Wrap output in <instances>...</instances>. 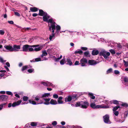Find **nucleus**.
I'll list each match as a JSON object with an SVG mask.
<instances>
[{"instance_id":"f257e3e1","label":"nucleus","mask_w":128,"mask_h":128,"mask_svg":"<svg viewBox=\"0 0 128 128\" xmlns=\"http://www.w3.org/2000/svg\"><path fill=\"white\" fill-rule=\"evenodd\" d=\"M39 46V45H29L25 44L23 46L22 51L23 52H32L34 51V49L31 48H36Z\"/></svg>"},{"instance_id":"f03ea898","label":"nucleus","mask_w":128,"mask_h":128,"mask_svg":"<svg viewBox=\"0 0 128 128\" xmlns=\"http://www.w3.org/2000/svg\"><path fill=\"white\" fill-rule=\"evenodd\" d=\"M89 105V103L86 101L77 102L75 104L76 107L80 106L83 108H86Z\"/></svg>"},{"instance_id":"7ed1b4c3","label":"nucleus","mask_w":128,"mask_h":128,"mask_svg":"<svg viewBox=\"0 0 128 128\" xmlns=\"http://www.w3.org/2000/svg\"><path fill=\"white\" fill-rule=\"evenodd\" d=\"M50 16L47 14H46L43 17V20L44 21L46 22H48V23H50L51 24H52L53 22H54L53 21V19L52 18L48 19L50 18Z\"/></svg>"},{"instance_id":"20e7f679","label":"nucleus","mask_w":128,"mask_h":128,"mask_svg":"<svg viewBox=\"0 0 128 128\" xmlns=\"http://www.w3.org/2000/svg\"><path fill=\"white\" fill-rule=\"evenodd\" d=\"M100 55L104 56L105 59H107L109 58L108 56L110 55V53L109 52H107L104 50H102L100 52Z\"/></svg>"},{"instance_id":"39448f33","label":"nucleus","mask_w":128,"mask_h":128,"mask_svg":"<svg viewBox=\"0 0 128 128\" xmlns=\"http://www.w3.org/2000/svg\"><path fill=\"white\" fill-rule=\"evenodd\" d=\"M50 98H43V100L45 102H44V103L43 102L42 100L39 101V102H40L37 103V104H45L48 105L50 104L49 101L50 100Z\"/></svg>"},{"instance_id":"423d86ee","label":"nucleus","mask_w":128,"mask_h":128,"mask_svg":"<svg viewBox=\"0 0 128 128\" xmlns=\"http://www.w3.org/2000/svg\"><path fill=\"white\" fill-rule=\"evenodd\" d=\"M21 102L22 101L21 100H18L16 102H13L12 104L11 103H10L8 104V107L9 108L10 107L12 106L13 107H15L20 105Z\"/></svg>"},{"instance_id":"0eeeda50","label":"nucleus","mask_w":128,"mask_h":128,"mask_svg":"<svg viewBox=\"0 0 128 128\" xmlns=\"http://www.w3.org/2000/svg\"><path fill=\"white\" fill-rule=\"evenodd\" d=\"M80 64L82 66H84L87 63L88 60L86 58H83L80 60Z\"/></svg>"},{"instance_id":"6e6552de","label":"nucleus","mask_w":128,"mask_h":128,"mask_svg":"<svg viewBox=\"0 0 128 128\" xmlns=\"http://www.w3.org/2000/svg\"><path fill=\"white\" fill-rule=\"evenodd\" d=\"M104 122L106 124H110L111 123L109 120V116L108 115L106 114L103 117Z\"/></svg>"},{"instance_id":"1a4fd4ad","label":"nucleus","mask_w":128,"mask_h":128,"mask_svg":"<svg viewBox=\"0 0 128 128\" xmlns=\"http://www.w3.org/2000/svg\"><path fill=\"white\" fill-rule=\"evenodd\" d=\"M56 23L54 22H53L52 24H51V26H49V30L51 31V28H52V32L54 33V30L55 29Z\"/></svg>"},{"instance_id":"9d476101","label":"nucleus","mask_w":128,"mask_h":128,"mask_svg":"<svg viewBox=\"0 0 128 128\" xmlns=\"http://www.w3.org/2000/svg\"><path fill=\"white\" fill-rule=\"evenodd\" d=\"M90 107L92 108L95 109L100 108V105H96L94 102L91 103L90 104Z\"/></svg>"},{"instance_id":"9b49d317","label":"nucleus","mask_w":128,"mask_h":128,"mask_svg":"<svg viewBox=\"0 0 128 128\" xmlns=\"http://www.w3.org/2000/svg\"><path fill=\"white\" fill-rule=\"evenodd\" d=\"M20 48V45H14L12 47V51L17 52L19 50Z\"/></svg>"},{"instance_id":"f8f14e48","label":"nucleus","mask_w":128,"mask_h":128,"mask_svg":"<svg viewBox=\"0 0 128 128\" xmlns=\"http://www.w3.org/2000/svg\"><path fill=\"white\" fill-rule=\"evenodd\" d=\"M47 14L46 12L42 10H39L38 15L40 16H42L43 17Z\"/></svg>"},{"instance_id":"ddd939ff","label":"nucleus","mask_w":128,"mask_h":128,"mask_svg":"<svg viewBox=\"0 0 128 128\" xmlns=\"http://www.w3.org/2000/svg\"><path fill=\"white\" fill-rule=\"evenodd\" d=\"M32 68V66H30V65H26L22 67L21 70L22 72H24V70H26L28 68Z\"/></svg>"},{"instance_id":"4468645a","label":"nucleus","mask_w":128,"mask_h":128,"mask_svg":"<svg viewBox=\"0 0 128 128\" xmlns=\"http://www.w3.org/2000/svg\"><path fill=\"white\" fill-rule=\"evenodd\" d=\"M97 62L93 60H89L88 63L90 65H94L97 64Z\"/></svg>"},{"instance_id":"2eb2a0df","label":"nucleus","mask_w":128,"mask_h":128,"mask_svg":"<svg viewBox=\"0 0 128 128\" xmlns=\"http://www.w3.org/2000/svg\"><path fill=\"white\" fill-rule=\"evenodd\" d=\"M4 47L6 50H8L12 52V47L10 45H5L4 46Z\"/></svg>"},{"instance_id":"dca6fc26","label":"nucleus","mask_w":128,"mask_h":128,"mask_svg":"<svg viewBox=\"0 0 128 128\" xmlns=\"http://www.w3.org/2000/svg\"><path fill=\"white\" fill-rule=\"evenodd\" d=\"M72 97L70 96H68L66 97L65 99V101L66 102H70L72 99Z\"/></svg>"},{"instance_id":"f3484780","label":"nucleus","mask_w":128,"mask_h":128,"mask_svg":"<svg viewBox=\"0 0 128 128\" xmlns=\"http://www.w3.org/2000/svg\"><path fill=\"white\" fill-rule=\"evenodd\" d=\"M8 98V96H6L4 95H0V100H6Z\"/></svg>"},{"instance_id":"a211bd4d","label":"nucleus","mask_w":128,"mask_h":128,"mask_svg":"<svg viewBox=\"0 0 128 128\" xmlns=\"http://www.w3.org/2000/svg\"><path fill=\"white\" fill-rule=\"evenodd\" d=\"M50 104H51L56 105L57 104V102L56 100L52 99L50 101Z\"/></svg>"},{"instance_id":"6ab92c4d","label":"nucleus","mask_w":128,"mask_h":128,"mask_svg":"<svg viewBox=\"0 0 128 128\" xmlns=\"http://www.w3.org/2000/svg\"><path fill=\"white\" fill-rule=\"evenodd\" d=\"M92 53L93 55H96L98 54L99 52L98 50H93L92 51Z\"/></svg>"},{"instance_id":"aec40b11","label":"nucleus","mask_w":128,"mask_h":128,"mask_svg":"<svg viewBox=\"0 0 128 128\" xmlns=\"http://www.w3.org/2000/svg\"><path fill=\"white\" fill-rule=\"evenodd\" d=\"M88 95L90 98L92 99H94L95 98V96H94L93 94L92 93H89Z\"/></svg>"},{"instance_id":"412c9836","label":"nucleus","mask_w":128,"mask_h":128,"mask_svg":"<svg viewBox=\"0 0 128 128\" xmlns=\"http://www.w3.org/2000/svg\"><path fill=\"white\" fill-rule=\"evenodd\" d=\"M50 95V94L48 93H46L43 94L41 97L42 98H46L48 97Z\"/></svg>"},{"instance_id":"4be33fe9","label":"nucleus","mask_w":128,"mask_h":128,"mask_svg":"<svg viewBox=\"0 0 128 128\" xmlns=\"http://www.w3.org/2000/svg\"><path fill=\"white\" fill-rule=\"evenodd\" d=\"M30 10L32 12H36L38 11V9L36 7H31L30 8Z\"/></svg>"},{"instance_id":"5701e85b","label":"nucleus","mask_w":128,"mask_h":128,"mask_svg":"<svg viewBox=\"0 0 128 128\" xmlns=\"http://www.w3.org/2000/svg\"><path fill=\"white\" fill-rule=\"evenodd\" d=\"M41 60V58H35V59H34L32 60H30V62H36L40 61Z\"/></svg>"},{"instance_id":"b1692460","label":"nucleus","mask_w":128,"mask_h":128,"mask_svg":"<svg viewBox=\"0 0 128 128\" xmlns=\"http://www.w3.org/2000/svg\"><path fill=\"white\" fill-rule=\"evenodd\" d=\"M43 48L42 46H40L38 48H36L34 49V51H38L40 50Z\"/></svg>"},{"instance_id":"393cba45","label":"nucleus","mask_w":128,"mask_h":128,"mask_svg":"<svg viewBox=\"0 0 128 128\" xmlns=\"http://www.w3.org/2000/svg\"><path fill=\"white\" fill-rule=\"evenodd\" d=\"M66 64H69L70 66H71L72 65V63L70 59H67L66 61Z\"/></svg>"},{"instance_id":"a878e982","label":"nucleus","mask_w":128,"mask_h":128,"mask_svg":"<svg viewBox=\"0 0 128 128\" xmlns=\"http://www.w3.org/2000/svg\"><path fill=\"white\" fill-rule=\"evenodd\" d=\"M6 71L5 70H0V77H2L4 76L5 74L4 73L6 72Z\"/></svg>"},{"instance_id":"bb28decb","label":"nucleus","mask_w":128,"mask_h":128,"mask_svg":"<svg viewBox=\"0 0 128 128\" xmlns=\"http://www.w3.org/2000/svg\"><path fill=\"white\" fill-rule=\"evenodd\" d=\"M41 98L40 95H38L34 97V100L38 101L40 100Z\"/></svg>"},{"instance_id":"cd10ccee","label":"nucleus","mask_w":128,"mask_h":128,"mask_svg":"<svg viewBox=\"0 0 128 128\" xmlns=\"http://www.w3.org/2000/svg\"><path fill=\"white\" fill-rule=\"evenodd\" d=\"M29 102L30 103L32 104H33L36 105V104H36V102L34 100H29Z\"/></svg>"},{"instance_id":"c85d7f7f","label":"nucleus","mask_w":128,"mask_h":128,"mask_svg":"<svg viewBox=\"0 0 128 128\" xmlns=\"http://www.w3.org/2000/svg\"><path fill=\"white\" fill-rule=\"evenodd\" d=\"M53 58H54V60L55 62H58L60 60V59L59 58H57L56 57H55V56H54L53 57Z\"/></svg>"},{"instance_id":"c756f323","label":"nucleus","mask_w":128,"mask_h":128,"mask_svg":"<svg viewBox=\"0 0 128 128\" xmlns=\"http://www.w3.org/2000/svg\"><path fill=\"white\" fill-rule=\"evenodd\" d=\"M34 68H32L31 69H29L28 70V72L30 73H32V72H34Z\"/></svg>"},{"instance_id":"7c9ffc66","label":"nucleus","mask_w":128,"mask_h":128,"mask_svg":"<svg viewBox=\"0 0 128 128\" xmlns=\"http://www.w3.org/2000/svg\"><path fill=\"white\" fill-rule=\"evenodd\" d=\"M56 31L58 32V31L60 30V27L59 25H57L56 27Z\"/></svg>"},{"instance_id":"2f4dec72","label":"nucleus","mask_w":128,"mask_h":128,"mask_svg":"<svg viewBox=\"0 0 128 128\" xmlns=\"http://www.w3.org/2000/svg\"><path fill=\"white\" fill-rule=\"evenodd\" d=\"M82 51L81 50H79L78 51L76 50L75 51L74 53L75 54H82Z\"/></svg>"},{"instance_id":"473e14b6","label":"nucleus","mask_w":128,"mask_h":128,"mask_svg":"<svg viewBox=\"0 0 128 128\" xmlns=\"http://www.w3.org/2000/svg\"><path fill=\"white\" fill-rule=\"evenodd\" d=\"M112 68L109 69L106 71V74H108L112 72Z\"/></svg>"},{"instance_id":"72a5a7b5","label":"nucleus","mask_w":128,"mask_h":128,"mask_svg":"<svg viewBox=\"0 0 128 128\" xmlns=\"http://www.w3.org/2000/svg\"><path fill=\"white\" fill-rule=\"evenodd\" d=\"M47 86H54V85L52 84L47 82Z\"/></svg>"},{"instance_id":"f704fd0d","label":"nucleus","mask_w":128,"mask_h":128,"mask_svg":"<svg viewBox=\"0 0 128 128\" xmlns=\"http://www.w3.org/2000/svg\"><path fill=\"white\" fill-rule=\"evenodd\" d=\"M65 60L64 59H63L60 61V63L61 64L63 65L65 63Z\"/></svg>"},{"instance_id":"c9c22d12","label":"nucleus","mask_w":128,"mask_h":128,"mask_svg":"<svg viewBox=\"0 0 128 128\" xmlns=\"http://www.w3.org/2000/svg\"><path fill=\"white\" fill-rule=\"evenodd\" d=\"M120 108V106H118L114 107L113 109V110L114 112L116 111L118 108Z\"/></svg>"},{"instance_id":"e433bc0d","label":"nucleus","mask_w":128,"mask_h":128,"mask_svg":"<svg viewBox=\"0 0 128 128\" xmlns=\"http://www.w3.org/2000/svg\"><path fill=\"white\" fill-rule=\"evenodd\" d=\"M123 62L124 63V65L127 67L128 66V62H126L124 60H123Z\"/></svg>"},{"instance_id":"4c0bfd02","label":"nucleus","mask_w":128,"mask_h":128,"mask_svg":"<svg viewBox=\"0 0 128 128\" xmlns=\"http://www.w3.org/2000/svg\"><path fill=\"white\" fill-rule=\"evenodd\" d=\"M6 62V60H4L2 58H0V62H1L3 64H4V63Z\"/></svg>"},{"instance_id":"58836bf2","label":"nucleus","mask_w":128,"mask_h":128,"mask_svg":"<svg viewBox=\"0 0 128 128\" xmlns=\"http://www.w3.org/2000/svg\"><path fill=\"white\" fill-rule=\"evenodd\" d=\"M109 51L112 54H114L116 53L115 51L112 49L110 50H109Z\"/></svg>"},{"instance_id":"ea45409f","label":"nucleus","mask_w":128,"mask_h":128,"mask_svg":"<svg viewBox=\"0 0 128 128\" xmlns=\"http://www.w3.org/2000/svg\"><path fill=\"white\" fill-rule=\"evenodd\" d=\"M101 107L100 108H109V107L108 106H103V105H100Z\"/></svg>"},{"instance_id":"a19ab883","label":"nucleus","mask_w":128,"mask_h":128,"mask_svg":"<svg viewBox=\"0 0 128 128\" xmlns=\"http://www.w3.org/2000/svg\"><path fill=\"white\" fill-rule=\"evenodd\" d=\"M23 99L24 101H26L28 100V98L26 96H24L23 98Z\"/></svg>"},{"instance_id":"79ce46f5","label":"nucleus","mask_w":128,"mask_h":128,"mask_svg":"<svg viewBox=\"0 0 128 128\" xmlns=\"http://www.w3.org/2000/svg\"><path fill=\"white\" fill-rule=\"evenodd\" d=\"M55 34L54 33H52V34L51 35H50L49 37V39L51 40L52 38L54 36Z\"/></svg>"},{"instance_id":"37998d69","label":"nucleus","mask_w":128,"mask_h":128,"mask_svg":"<svg viewBox=\"0 0 128 128\" xmlns=\"http://www.w3.org/2000/svg\"><path fill=\"white\" fill-rule=\"evenodd\" d=\"M121 105L122 106L126 107H127L128 106V105L126 103H122Z\"/></svg>"},{"instance_id":"c03bdc74","label":"nucleus","mask_w":128,"mask_h":128,"mask_svg":"<svg viewBox=\"0 0 128 128\" xmlns=\"http://www.w3.org/2000/svg\"><path fill=\"white\" fill-rule=\"evenodd\" d=\"M42 54L44 56L47 55L48 54L46 50L42 51Z\"/></svg>"},{"instance_id":"a18cd8bd","label":"nucleus","mask_w":128,"mask_h":128,"mask_svg":"<svg viewBox=\"0 0 128 128\" xmlns=\"http://www.w3.org/2000/svg\"><path fill=\"white\" fill-rule=\"evenodd\" d=\"M6 94L8 95H11L12 96L13 95L12 93L10 91H6Z\"/></svg>"},{"instance_id":"49530a36","label":"nucleus","mask_w":128,"mask_h":128,"mask_svg":"<svg viewBox=\"0 0 128 128\" xmlns=\"http://www.w3.org/2000/svg\"><path fill=\"white\" fill-rule=\"evenodd\" d=\"M89 54L88 51L86 52H84V55L86 56H88V55Z\"/></svg>"},{"instance_id":"de8ad7c7","label":"nucleus","mask_w":128,"mask_h":128,"mask_svg":"<svg viewBox=\"0 0 128 128\" xmlns=\"http://www.w3.org/2000/svg\"><path fill=\"white\" fill-rule=\"evenodd\" d=\"M30 125L32 126H36L37 124L36 123L34 122H32L31 123Z\"/></svg>"},{"instance_id":"09e8293b","label":"nucleus","mask_w":128,"mask_h":128,"mask_svg":"<svg viewBox=\"0 0 128 128\" xmlns=\"http://www.w3.org/2000/svg\"><path fill=\"white\" fill-rule=\"evenodd\" d=\"M14 14L16 16H20V14L18 12H14Z\"/></svg>"},{"instance_id":"8fccbe9b","label":"nucleus","mask_w":128,"mask_h":128,"mask_svg":"<svg viewBox=\"0 0 128 128\" xmlns=\"http://www.w3.org/2000/svg\"><path fill=\"white\" fill-rule=\"evenodd\" d=\"M113 102L114 104H117L118 103V101L116 100H113Z\"/></svg>"},{"instance_id":"3c124183","label":"nucleus","mask_w":128,"mask_h":128,"mask_svg":"<svg viewBox=\"0 0 128 128\" xmlns=\"http://www.w3.org/2000/svg\"><path fill=\"white\" fill-rule=\"evenodd\" d=\"M5 32L4 30H0V34L3 35L4 34Z\"/></svg>"},{"instance_id":"603ef678","label":"nucleus","mask_w":128,"mask_h":128,"mask_svg":"<svg viewBox=\"0 0 128 128\" xmlns=\"http://www.w3.org/2000/svg\"><path fill=\"white\" fill-rule=\"evenodd\" d=\"M58 104H62L63 103V102L62 100H58Z\"/></svg>"},{"instance_id":"864d4df0","label":"nucleus","mask_w":128,"mask_h":128,"mask_svg":"<svg viewBox=\"0 0 128 128\" xmlns=\"http://www.w3.org/2000/svg\"><path fill=\"white\" fill-rule=\"evenodd\" d=\"M53 97L56 98H58V96L57 94H54L53 95Z\"/></svg>"},{"instance_id":"5fc2aeb1","label":"nucleus","mask_w":128,"mask_h":128,"mask_svg":"<svg viewBox=\"0 0 128 128\" xmlns=\"http://www.w3.org/2000/svg\"><path fill=\"white\" fill-rule=\"evenodd\" d=\"M114 115L116 116H117L119 114V112L117 111H114Z\"/></svg>"},{"instance_id":"6e6d98bb","label":"nucleus","mask_w":128,"mask_h":128,"mask_svg":"<svg viewBox=\"0 0 128 128\" xmlns=\"http://www.w3.org/2000/svg\"><path fill=\"white\" fill-rule=\"evenodd\" d=\"M114 72L115 74H118L120 73L119 72L118 70H115L114 71Z\"/></svg>"},{"instance_id":"4d7b16f0","label":"nucleus","mask_w":128,"mask_h":128,"mask_svg":"<svg viewBox=\"0 0 128 128\" xmlns=\"http://www.w3.org/2000/svg\"><path fill=\"white\" fill-rule=\"evenodd\" d=\"M124 80L125 82H128V78L126 77H125L124 78Z\"/></svg>"},{"instance_id":"13d9d810","label":"nucleus","mask_w":128,"mask_h":128,"mask_svg":"<svg viewBox=\"0 0 128 128\" xmlns=\"http://www.w3.org/2000/svg\"><path fill=\"white\" fill-rule=\"evenodd\" d=\"M74 64L75 65H77L80 64V63H79V62L78 61H76L75 62Z\"/></svg>"},{"instance_id":"bf43d9fd","label":"nucleus","mask_w":128,"mask_h":128,"mask_svg":"<svg viewBox=\"0 0 128 128\" xmlns=\"http://www.w3.org/2000/svg\"><path fill=\"white\" fill-rule=\"evenodd\" d=\"M1 42L2 44H4L6 43V40L4 39H2L1 40Z\"/></svg>"},{"instance_id":"052dcab7","label":"nucleus","mask_w":128,"mask_h":128,"mask_svg":"<svg viewBox=\"0 0 128 128\" xmlns=\"http://www.w3.org/2000/svg\"><path fill=\"white\" fill-rule=\"evenodd\" d=\"M41 84H43L45 86H47V82H41Z\"/></svg>"},{"instance_id":"680f3d73","label":"nucleus","mask_w":128,"mask_h":128,"mask_svg":"<svg viewBox=\"0 0 128 128\" xmlns=\"http://www.w3.org/2000/svg\"><path fill=\"white\" fill-rule=\"evenodd\" d=\"M117 46L118 48H122V46L120 44V43L117 44Z\"/></svg>"},{"instance_id":"e2e57ef3","label":"nucleus","mask_w":128,"mask_h":128,"mask_svg":"<svg viewBox=\"0 0 128 128\" xmlns=\"http://www.w3.org/2000/svg\"><path fill=\"white\" fill-rule=\"evenodd\" d=\"M81 48L82 50H86L87 49V48L85 47H82Z\"/></svg>"},{"instance_id":"0e129e2a","label":"nucleus","mask_w":128,"mask_h":128,"mask_svg":"<svg viewBox=\"0 0 128 128\" xmlns=\"http://www.w3.org/2000/svg\"><path fill=\"white\" fill-rule=\"evenodd\" d=\"M52 124L53 125H56L57 124V122L56 121H54L52 123Z\"/></svg>"},{"instance_id":"69168bd1","label":"nucleus","mask_w":128,"mask_h":128,"mask_svg":"<svg viewBox=\"0 0 128 128\" xmlns=\"http://www.w3.org/2000/svg\"><path fill=\"white\" fill-rule=\"evenodd\" d=\"M8 23L11 24H14V22L13 21L11 20V21H8Z\"/></svg>"},{"instance_id":"338daca9","label":"nucleus","mask_w":128,"mask_h":128,"mask_svg":"<svg viewBox=\"0 0 128 128\" xmlns=\"http://www.w3.org/2000/svg\"><path fill=\"white\" fill-rule=\"evenodd\" d=\"M6 64L8 67H10V64L8 62H6Z\"/></svg>"},{"instance_id":"774afa93","label":"nucleus","mask_w":128,"mask_h":128,"mask_svg":"<svg viewBox=\"0 0 128 128\" xmlns=\"http://www.w3.org/2000/svg\"><path fill=\"white\" fill-rule=\"evenodd\" d=\"M38 15V14L36 13H34L32 14V16L34 17Z\"/></svg>"}]
</instances>
